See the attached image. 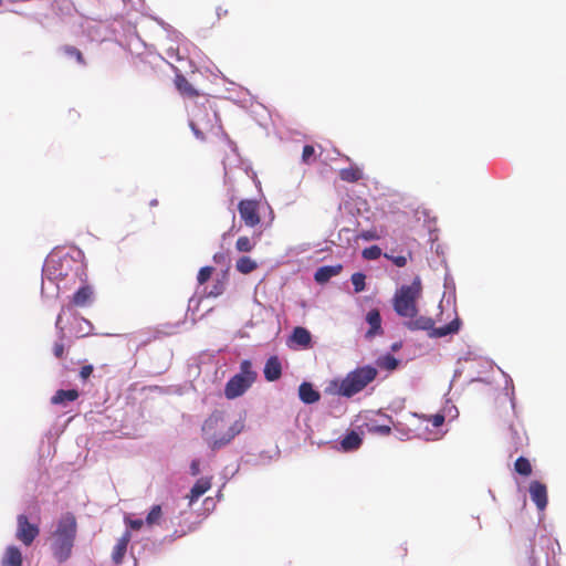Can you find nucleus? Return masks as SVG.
<instances>
[{
  "instance_id": "obj_45",
  "label": "nucleus",
  "mask_w": 566,
  "mask_h": 566,
  "mask_svg": "<svg viewBox=\"0 0 566 566\" xmlns=\"http://www.w3.org/2000/svg\"><path fill=\"white\" fill-rule=\"evenodd\" d=\"M150 205H151V206H156V205H157V200H156V199L151 200V201H150Z\"/></svg>"
},
{
  "instance_id": "obj_12",
  "label": "nucleus",
  "mask_w": 566,
  "mask_h": 566,
  "mask_svg": "<svg viewBox=\"0 0 566 566\" xmlns=\"http://www.w3.org/2000/svg\"><path fill=\"white\" fill-rule=\"evenodd\" d=\"M528 491L531 500L535 503L536 507L539 511H544L548 502L546 485L539 481H532Z\"/></svg>"
},
{
  "instance_id": "obj_36",
  "label": "nucleus",
  "mask_w": 566,
  "mask_h": 566,
  "mask_svg": "<svg viewBox=\"0 0 566 566\" xmlns=\"http://www.w3.org/2000/svg\"><path fill=\"white\" fill-rule=\"evenodd\" d=\"M359 238L365 241L379 240L381 238V233H379L377 231V229H370V230L363 231L359 234Z\"/></svg>"
},
{
  "instance_id": "obj_43",
  "label": "nucleus",
  "mask_w": 566,
  "mask_h": 566,
  "mask_svg": "<svg viewBox=\"0 0 566 566\" xmlns=\"http://www.w3.org/2000/svg\"><path fill=\"white\" fill-rule=\"evenodd\" d=\"M93 373V367L91 365L83 366L80 370V376L82 379L88 378Z\"/></svg>"
},
{
  "instance_id": "obj_44",
  "label": "nucleus",
  "mask_w": 566,
  "mask_h": 566,
  "mask_svg": "<svg viewBox=\"0 0 566 566\" xmlns=\"http://www.w3.org/2000/svg\"><path fill=\"white\" fill-rule=\"evenodd\" d=\"M223 292V283L218 282L214 284L213 290L209 292V296H218Z\"/></svg>"
},
{
  "instance_id": "obj_18",
  "label": "nucleus",
  "mask_w": 566,
  "mask_h": 566,
  "mask_svg": "<svg viewBox=\"0 0 566 566\" xmlns=\"http://www.w3.org/2000/svg\"><path fill=\"white\" fill-rule=\"evenodd\" d=\"M69 306H63L61 312L59 313L57 317H56V322H55V328L57 331V336H59V342H55L54 346H53V353H54V356L57 357V358H62L63 357V354H64V344H63V339H64V328L62 327L61 323H62V315L65 313V310Z\"/></svg>"
},
{
  "instance_id": "obj_22",
  "label": "nucleus",
  "mask_w": 566,
  "mask_h": 566,
  "mask_svg": "<svg viewBox=\"0 0 566 566\" xmlns=\"http://www.w3.org/2000/svg\"><path fill=\"white\" fill-rule=\"evenodd\" d=\"M77 397H78V391L76 389H67V390L60 389L51 398V402L53 405L65 406L67 402L76 400Z\"/></svg>"
},
{
  "instance_id": "obj_11",
  "label": "nucleus",
  "mask_w": 566,
  "mask_h": 566,
  "mask_svg": "<svg viewBox=\"0 0 566 566\" xmlns=\"http://www.w3.org/2000/svg\"><path fill=\"white\" fill-rule=\"evenodd\" d=\"M286 343L292 349H308L312 347V335L305 327L297 326L293 329Z\"/></svg>"
},
{
  "instance_id": "obj_26",
  "label": "nucleus",
  "mask_w": 566,
  "mask_h": 566,
  "mask_svg": "<svg viewBox=\"0 0 566 566\" xmlns=\"http://www.w3.org/2000/svg\"><path fill=\"white\" fill-rule=\"evenodd\" d=\"M258 264L250 256H241L235 263V269L243 274H249L256 269Z\"/></svg>"
},
{
  "instance_id": "obj_34",
  "label": "nucleus",
  "mask_w": 566,
  "mask_h": 566,
  "mask_svg": "<svg viewBox=\"0 0 566 566\" xmlns=\"http://www.w3.org/2000/svg\"><path fill=\"white\" fill-rule=\"evenodd\" d=\"M365 260H377L381 255V249L378 245L365 248L361 252Z\"/></svg>"
},
{
  "instance_id": "obj_35",
  "label": "nucleus",
  "mask_w": 566,
  "mask_h": 566,
  "mask_svg": "<svg viewBox=\"0 0 566 566\" xmlns=\"http://www.w3.org/2000/svg\"><path fill=\"white\" fill-rule=\"evenodd\" d=\"M213 272V268L212 266H203L199 270V273H198V276H197V280H198V283L199 284H203L206 283L211 274Z\"/></svg>"
},
{
  "instance_id": "obj_2",
  "label": "nucleus",
  "mask_w": 566,
  "mask_h": 566,
  "mask_svg": "<svg viewBox=\"0 0 566 566\" xmlns=\"http://www.w3.org/2000/svg\"><path fill=\"white\" fill-rule=\"evenodd\" d=\"M244 427L245 419L243 417L226 427L222 413L214 411L202 423V438L211 450H219L240 434Z\"/></svg>"
},
{
  "instance_id": "obj_21",
  "label": "nucleus",
  "mask_w": 566,
  "mask_h": 566,
  "mask_svg": "<svg viewBox=\"0 0 566 566\" xmlns=\"http://www.w3.org/2000/svg\"><path fill=\"white\" fill-rule=\"evenodd\" d=\"M211 488V478H200L190 490L189 502L192 504Z\"/></svg>"
},
{
  "instance_id": "obj_46",
  "label": "nucleus",
  "mask_w": 566,
  "mask_h": 566,
  "mask_svg": "<svg viewBox=\"0 0 566 566\" xmlns=\"http://www.w3.org/2000/svg\"><path fill=\"white\" fill-rule=\"evenodd\" d=\"M83 322H84L88 327H91V324H90V322H88V321L83 319Z\"/></svg>"
},
{
  "instance_id": "obj_31",
  "label": "nucleus",
  "mask_w": 566,
  "mask_h": 566,
  "mask_svg": "<svg viewBox=\"0 0 566 566\" xmlns=\"http://www.w3.org/2000/svg\"><path fill=\"white\" fill-rule=\"evenodd\" d=\"M511 439L514 446V450L518 451V449L524 444L526 440L525 432H518L514 427L510 428Z\"/></svg>"
},
{
  "instance_id": "obj_32",
  "label": "nucleus",
  "mask_w": 566,
  "mask_h": 566,
  "mask_svg": "<svg viewBox=\"0 0 566 566\" xmlns=\"http://www.w3.org/2000/svg\"><path fill=\"white\" fill-rule=\"evenodd\" d=\"M352 283H353V286H354V291L356 293H359L361 291L365 290L366 287V283H365V280H366V275L364 273H360V272H356L352 275Z\"/></svg>"
},
{
  "instance_id": "obj_30",
  "label": "nucleus",
  "mask_w": 566,
  "mask_h": 566,
  "mask_svg": "<svg viewBox=\"0 0 566 566\" xmlns=\"http://www.w3.org/2000/svg\"><path fill=\"white\" fill-rule=\"evenodd\" d=\"M161 518V506L160 505H154L149 513L146 516L145 523L148 526L158 524Z\"/></svg>"
},
{
  "instance_id": "obj_4",
  "label": "nucleus",
  "mask_w": 566,
  "mask_h": 566,
  "mask_svg": "<svg viewBox=\"0 0 566 566\" xmlns=\"http://www.w3.org/2000/svg\"><path fill=\"white\" fill-rule=\"evenodd\" d=\"M189 126L193 135L200 140L205 139L206 134L214 136L223 134L219 115L209 103L192 106Z\"/></svg>"
},
{
  "instance_id": "obj_39",
  "label": "nucleus",
  "mask_w": 566,
  "mask_h": 566,
  "mask_svg": "<svg viewBox=\"0 0 566 566\" xmlns=\"http://www.w3.org/2000/svg\"><path fill=\"white\" fill-rule=\"evenodd\" d=\"M64 51L67 55L70 56H74L78 63H83V56H82V53L76 49V48H73V46H65L64 48Z\"/></svg>"
},
{
  "instance_id": "obj_7",
  "label": "nucleus",
  "mask_w": 566,
  "mask_h": 566,
  "mask_svg": "<svg viewBox=\"0 0 566 566\" xmlns=\"http://www.w3.org/2000/svg\"><path fill=\"white\" fill-rule=\"evenodd\" d=\"M258 378L251 360L243 359L240 363L239 373L233 375L226 384L224 396L228 399H235L248 391Z\"/></svg>"
},
{
  "instance_id": "obj_42",
  "label": "nucleus",
  "mask_w": 566,
  "mask_h": 566,
  "mask_svg": "<svg viewBox=\"0 0 566 566\" xmlns=\"http://www.w3.org/2000/svg\"><path fill=\"white\" fill-rule=\"evenodd\" d=\"M190 473L191 475H198L200 473V461L198 459H193L190 463Z\"/></svg>"
},
{
  "instance_id": "obj_8",
  "label": "nucleus",
  "mask_w": 566,
  "mask_h": 566,
  "mask_svg": "<svg viewBox=\"0 0 566 566\" xmlns=\"http://www.w3.org/2000/svg\"><path fill=\"white\" fill-rule=\"evenodd\" d=\"M406 325L410 331H427L430 337L440 338L450 334L458 333L460 329L461 322L459 317H455L444 326L434 327V321L432 318L426 316H416Z\"/></svg>"
},
{
  "instance_id": "obj_29",
  "label": "nucleus",
  "mask_w": 566,
  "mask_h": 566,
  "mask_svg": "<svg viewBox=\"0 0 566 566\" xmlns=\"http://www.w3.org/2000/svg\"><path fill=\"white\" fill-rule=\"evenodd\" d=\"M254 247L255 241L249 237H240L235 243V249L239 252H250L254 249Z\"/></svg>"
},
{
  "instance_id": "obj_16",
  "label": "nucleus",
  "mask_w": 566,
  "mask_h": 566,
  "mask_svg": "<svg viewBox=\"0 0 566 566\" xmlns=\"http://www.w3.org/2000/svg\"><path fill=\"white\" fill-rule=\"evenodd\" d=\"M130 537H132L130 531L127 530L122 535V537L118 538L116 545L114 546L113 553H112V559L115 564H120L123 562V558L126 554Z\"/></svg>"
},
{
  "instance_id": "obj_47",
  "label": "nucleus",
  "mask_w": 566,
  "mask_h": 566,
  "mask_svg": "<svg viewBox=\"0 0 566 566\" xmlns=\"http://www.w3.org/2000/svg\"><path fill=\"white\" fill-rule=\"evenodd\" d=\"M2 4V0H0V6Z\"/></svg>"
},
{
  "instance_id": "obj_23",
  "label": "nucleus",
  "mask_w": 566,
  "mask_h": 566,
  "mask_svg": "<svg viewBox=\"0 0 566 566\" xmlns=\"http://www.w3.org/2000/svg\"><path fill=\"white\" fill-rule=\"evenodd\" d=\"M382 417L386 419L387 423L382 424H375V423H368V431L370 433H377L380 436H389L391 433V424L394 423L392 418L388 415H382Z\"/></svg>"
},
{
  "instance_id": "obj_38",
  "label": "nucleus",
  "mask_w": 566,
  "mask_h": 566,
  "mask_svg": "<svg viewBox=\"0 0 566 566\" xmlns=\"http://www.w3.org/2000/svg\"><path fill=\"white\" fill-rule=\"evenodd\" d=\"M314 154H315L314 147L311 145H305L303 148V151H302V160L305 164H308L311 161L312 157L314 156Z\"/></svg>"
},
{
  "instance_id": "obj_25",
  "label": "nucleus",
  "mask_w": 566,
  "mask_h": 566,
  "mask_svg": "<svg viewBox=\"0 0 566 566\" xmlns=\"http://www.w3.org/2000/svg\"><path fill=\"white\" fill-rule=\"evenodd\" d=\"M342 448L346 451L355 450L361 444V438L355 431H350L340 442Z\"/></svg>"
},
{
  "instance_id": "obj_9",
  "label": "nucleus",
  "mask_w": 566,
  "mask_h": 566,
  "mask_svg": "<svg viewBox=\"0 0 566 566\" xmlns=\"http://www.w3.org/2000/svg\"><path fill=\"white\" fill-rule=\"evenodd\" d=\"M40 533L38 524L30 523L24 514L17 517L15 537L23 545L30 546Z\"/></svg>"
},
{
  "instance_id": "obj_13",
  "label": "nucleus",
  "mask_w": 566,
  "mask_h": 566,
  "mask_svg": "<svg viewBox=\"0 0 566 566\" xmlns=\"http://www.w3.org/2000/svg\"><path fill=\"white\" fill-rule=\"evenodd\" d=\"M93 289L90 285L84 284L73 294L71 305L78 307L87 306L93 302Z\"/></svg>"
},
{
  "instance_id": "obj_33",
  "label": "nucleus",
  "mask_w": 566,
  "mask_h": 566,
  "mask_svg": "<svg viewBox=\"0 0 566 566\" xmlns=\"http://www.w3.org/2000/svg\"><path fill=\"white\" fill-rule=\"evenodd\" d=\"M399 365V361L396 357L391 355H387L379 359V366L381 368H385L387 370H395Z\"/></svg>"
},
{
  "instance_id": "obj_41",
  "label": "nucleus",
  "mask_w": 566,
  "mask_h": 566,
  "mask_svg": "<svg viewBox=\"0 0 566 566\" xmlns=\"http://www.w3.org/2000/svg\"><path fill=\"white\" fill-rule=\"evenodd\" d=\"M385 258L391 260L392 263L399 268H402L407 264V259L403 255L391 256V255L385 254Z\"/></svg>"
},
{
  "instance_id": "obj_14",
  "label": "nucleus",
  "mask_w": 566,
  "mask_h": 566,
  "mask_svg": "<svg viewBox=\"0 0 566 566\" xmlns=\"http://www.w3.org/2000/svg\"><path fill=\"white\" fill-rule=\"evenodd\" d=\"M264 378L268 381H274L277 380L282 375V364L277 356H271L263 369Z\"/></svg>"
},
{
  "instance_id": "obj_5",
  "label": "nucleus",
  "mask_w": 566,
  "mask_h": 566,
  "mask_svg": "<svg viewBox=\"0 0 566 566\" xmlns=\"http://www.w3.org/2000/svg\"><path fill=\"white\" fill-rule=\"evenodd\" d=\"M422 286L417 277L410 285L400 286L392 298L395 312L407 318H415L418 314L417 302L421 296Z\"/></svg>"
},
{
  "instance_id": "obj_3",
  "label": "nucleus",
  "mask_w": 566,
  "mask_h": 566,
  "mask_svg": "<svg viewBox=\"0 0 566 566\" xmlns=\"http://www.w3.org/2000/svg\"><path fill=\"white\" fill-rule=\"evenodd\" d=\"M77 531L76 518L72 513L62 515L53 532L52 551L54 557L63 563L70 558Z\"/></svg>"
},
{
  "instance_id": "obj_17",
  "label": "nucleus",
  "mask_w": 566,
  "mask_h": 566,
  "mask_svg": "<svg viewBox=\"0 0 566 566\" xmlns=\"http://www.w3.org/2000/svg\"><path fill=\"white\" fill-rule=\"evenodd\" d=\"M300 399L307 405L315 403L321 399V394L314 389L311 382H302L298 387Z\"/></svg>"
},
{
  "instance_id": "obj_20",
  "label": "nucleus",
  "mask_w": 566,
  "mask_h": 566,
  "mask_svg": "<svg viewBox=\"0 0 566 566\" xmlns=\"http://www.w3.org/2000/svg\"><path fill=\"white\" fill-rule=\"evenodd\" d=\"M366 321L370 325V328L366 333L367 337H373L382 333L381 316L378 310H370L366 315Z\"/></svg>"
},
{
  "instance_id": "obj_24",
  "label": "nucleus",
  "mask_w": 566,
  "mask_h": 566,
  "mask_svg": "<svg viewBox=\"0 0 566 566\" xmlns=\"http://www.w3.org/2000/svg\"><path fill=\"white\" fill-rule=\"evenodd\" d=\"M361 177H363V172L356 166L343 168L339 170V178L346 182H356L359 179H361Z\"/></svg>"
},
{
  "instance_id": "obj_28",
  "label": "nucleus",
  "mask_w": 566,
  "mask_h": 566,
  "mask_svg": "<svg viewBox=\"0 0 566 566\" xmlns=\"http://www.w3.org/2000/svg\"><path fill=\"white\" fill-rule=\"evenodd\" d=\"M176 86L178 91L187 96H193L197 95L196 90L191 86V84L187 81L186 77L178 75L176 77Z\"/></svg>"
},
{
  "instance_id": "obj_40",
  "label": "nucleus",
  "mask_w": 566,
  "mask_h": 566,
  "mask_svg": "<svg viewBox=\"0 0 566 566\" xmlns=\"http://www.w3.org/2000/svg\"><path fill=\"white\" fill-rule=\"evenodd\" d=\"M428 421L434 427H441L444 422V416L441 413H436L429 417Z\"/></svg>"
},
{
  "instance_id": "obj_1",
  "label": "nucleus",
  "mask_w": 566,
  "mask_h": 566,
  "mask_svg": "<svg viewBox=\"0 0 566 566\" xmlns=\"http://www.w3.org/2000/svg\"><path fill=\"white\" fill-rule=\"evenodd\" d=\"M42 273V293H44L46 281L54 283L56 290L61 291L69 289L67 283L62 284L64 281H72L73 283H75L77 279L81 282L84 281V264L81 260L69 253L62 255L54 253L50 254L45 260Z\"/></svg>"
},
{
  "instance_id": "obj_19",
  "label": "nucleus",
  "mask_w": 566,
  "mask_h": 566,
  "mask_svg": "<svg viewBox=\"0 0 566 566\" xmlns=\"http://www.w3.org/2000/svg\"><path fill=\"white\" fill-rule=\"evenodd\" d=\"M1 566H22L21 551L14 545L8 546L1 559Z\"/></svg>"
},
{
  "instance_id": "obj_37",
  "label": "nucleus",
  "mask_w": 566,
  "mask_h": 566,
  "mask_svg": "<svg viewBox=\"0 0 566 566\" xmlns=\"http://www.w3.org/2000/svg\"><path fill=\"white\" fill-rule=\"evenodd\" d=\"M125 523L130 530H139L144 525L142 518H132L130 516H125Z\"/></svg>"
},
{
  "instance_id": "obj_10",
  "label": "nucleus",
  "mask_w": 566,
  "mask_h": 566,
  "mask_svg": "<svg viewBox=\"0 0 566 566\" xmlns=\"http://www.w3.org/2000/svg\"><path fill=\"white\" fill-rule=\"evenodd\" d=\"M240 217L248 227H254L260 222L258 202L254 200H241L238 206Z\"/></svg>"
},
{
  "instance_id": "obj_6",
  "label": "nucleus",
  "mask_w": 566,
  "mask_h": 566,
  "mask_svg": "<svg viewBox=\"0 0 566 566\" xmlns=\"http://www.w3.org/2000/svg\"><path fill=\"white\" fill-rule=\"evenodd\" d=\"M377 375L378 370L370 365L358 367L349 371L340 381L337 388V394L339 396L350 398L364 390L376 379Z\"/></svg>"
},
{
  "instance_id": "obj_15",
  "label": "nucleus",
  "mask_w": 566,
  "mask_h": 566,
  "mask_svg": "<svg viewBox=\"0 0 566 566\" xmlns=\"http://www.w3.org/2000/svg\"><path fill=\"white\" fill-rule=\"evenodd\" d=\"M342 264L321 266L316 270L314 274V280L318 284L327 283L333 276L338 275L342 272Z\"/></svg>"
},
{
  "instance_id": "obj_27",
  "label": "nucleus",
  "mask_w": 566,
  "mask_h": 566,
  "mask_svg": "<svg viewBox=\"0 0 566 566\" xmlns=\"http://www.w3.org/2000/svg\"><path fill=\"white\" fill-rule=\"evenodd\" d=\"M514 470L520 475L530 476L532 474V464L527 458L520 457L514 463Z\"/></svg>"
}]
</instances>
